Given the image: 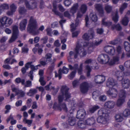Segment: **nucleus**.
<instances>
[{
  "mask_svg": "<svg viewBox=\"0 0 130 130\" xmlns=\"http://www.w3.org/2000/svg\"><path fill=\"white\" fill-rule=\"evenodd\" d=\"M25 4L26 7L29 9H32L36 8V5L35 4H32V6H30L28 2L27 1L25 0Z\"/></svg>",
  "mask_w": 130,
  "mask_h": 130,
  "instance_id": "obj_33",
  "label": "nucleus"
},
{
  "mask_svg": "<svg viewBox=\"0 0 130 130\" xmlns=\"http://www.w3.org/2000/svg\"><path fill=\"white\" fill-rule=\"evenodd\" d=\"M32 62H27L25 64V67L28 69L29 67H30L31 68V66L32 65Z\"/></svg>",
  "mask_w": 130,
  "mask_h": 130,
  "instance_id": "obj_64",
  "label": "nucleus"
},
{
  "mask_svg": "<svg viewBox=\"0 0 130 130\" xmlns=\"http://www.w3.org/2000/svg\"><path fill=\"white\" fill-rule=\"evenodd\" d=\"M52 56V54L50 53H48L45 55V58L46 59V62L48 63L51 61Z\"/></svg>",
  "mask_w": 130,
  "mask_h": 130,
  "instance_id": "obj_34",
  "label": "nucleus"
},
{
  "mask_svg": "<svg viewBox=\"0 0 130 130\" xmlns=\"http://www.w3.org/2000/svg\"><path fill=\"white\" fill-rule=\"evenodd\" d=\"M105 8L107 12L109 13L112 10V7L108 4H106L105 6Z\"/></svg>",
  "mask_w": 130,
  "mask_h": 130,
  "instance_id": "obj_44",
  "label": "nucleus"
},
{
  "mask_svg": "<svg viewBox=\"0 0 130 130\" xmlns=\"http://www.w3.org/2000/svg\"><path fill=\"white\" fill-rule=\"evenodd\" d=\"M48 39V37L47 36H45L42 38L41 39V40L43 41V43H46L47 42Z\"/></svg>",
  "mask_w": 130,
  "mask_h": 130,
  "instance_id": "obj_60",
  "label": "nucleus"
},
{
  "mask_svg": "<svg viewBox=\"0 0 130 130\" xmlns=\"http://www.w3.org/2000/svg\"><path fill=\"white\" fill-rule=\"evenodd\" d=\"M98 60L101 63H108L112 65L117 63L119 60V58L116 57L111 58L107 55L102 54L99 56Z\"/></svg>",
  "mask_w": 130,
  "mask_h": 130,
  "instance_id": "obj_3",
  "label": "nucleus"
},
{
  "mask_svg": "<svg viewBox=\"0 0 130 130\" xmlns=\"http://www.w3.org/2000/svg\"><path fill=\"white\" fill-rule=\"evenodd\" d=\"M37 92V90L35 89H30L29 92L27 93V95L29 96H32Z\"/></svg>",
  "mask_w": 130,
  "mask_h": 130,
  "instance_id": "obj_41",
  "label": "nucleus"
},
{
  "mask_svg": "<svg viewBox=\"0 0 130 130\" xmlns=\"http://www.w3.org/2000/svg\"><path fill=\"white\" fill-rule=\"evenodd\" d=\"M128 5L127 4L124 3L121 6V7L120 8V11L121 13H122L123 11L127 7Z\"/></svg>",
  "mask_w": 130,
  "mask_h": 130,
  "instance_id": "obj_43",
  "label": "nucleus"
},
{
  "mask_svg": "<svg viewBox=\"0 0 130 130\" xmlns=\"http://www.w3.org/2000/svg\"><path fill=\"white\" fill-rule=\"evenodd\" d=\"M75 107H72L70 111V112L71 114V116L70 117H69V118L68 120V122L69 124L71 126L75 124V120L74 118L73 117V115L71 114V113L74 111L75 109Z\"/></svg>",
  "mask_w": 130,
  "mask_h": 130,
  "instance_id": "obj_18",
  "label": "nucleus"
},
{
  "mask_svg": "<svg viewBox=\"0 0 130 130\" xmlns=\"http://www.w3.org/2000/svg\"><path fill=\"white\" fill-rule=\"evenodd\" d=\"M111 29L113 30L115 29L117 30H120L122 29V27L120 24H118L116 25H113L111 26Z\"/></svg>",
  "mask_w": 130,
  "mask_h": 130,
  "instance_id": "obj_39",
  "label": "nucleus"
},
{
  "mask_svg": "<svg viewBox=\"0 0 130 130\" xmlns=\"http://www.w3.org/2000/svg\"><path fill=\"white\" fill-rule=\"evenodd\" d=\"M86 69L87 71V76H89L90 75V72L91 71V69L90 67L87 65L86 66Z\"/></svg>",
  "mask_w": 130,
  "mask_h": 130,
  "instance_id": "obj_51",
  "label": "nucleus"
},
{
  "mask_svg": "<svg viewBox=\"0 0 130 130\" xmlns=\"http://www.w3.org/2000/svg\"><path fill=\"white\" fill-rule=\"evenodd\" d=\"M116 85V83L112 78H109L107 80L106 86L107 87L111 88Z\"/></svg>",
  "mask_w": 130,
  "mask_h": 130,
  "instance_id": "obj_24",
  "label": "nucleus"
},
{
  "mask_svg": "<svg viewBox=\"0 0 130 130\" xmlns=\"http://www.w3.org/2000/svg\"><path fill=\"white\" fill-rule=\"evenodd\" d=\"M115 103L112 101H108L105 103V107L108 108H112L114 107Z\"/></svg>",
  "mask_w": 130,
  "mask_h": 130,
  "instance_id": "obj_28",
  "label": "nucleus"
},
{
  "mask_svg": "<svg viewBox=\"0 0 130 130\" xmlns=\"http://www.w3.org/2000/svg\"><path fill=\"white\" fill-rule=\"evenodd\" d=\"M83 63H81L78 69V73L79 74H81L82 72Z\"/></svg>",
  "mask_w": 130,
  "mask_h": 130,
  "instance_id": "obj_56",
  "label": "nucleus"
},
{
  "mask_svg": "<svg viewBox=\"0 0 130 130\" xmlns=\"http://www.w3.org/2000/svg\"><path fill=\"white\" fill-rule=\"evenodd\" d=\"M116 74L117 76L118 79L120 81L122 79L123 76L124 75H127V74H124V73L123 72H121L120 71H117L116 73Z\"/></svg>",
  "mask_w": 130,
  "mask_h": 130,
  "instance_id": "obj_27",
  "label": "nucleus"
},
{
  "mask_svg": "<svg viewBox=\"0 0 130 130\" xmlns=\"http://www.w3.org/2000/svg\"><path fill=\"white\" fill-rule=\"evenodd\" d=\"M11 120V124L13 125L16 124V121L15 120H13V117L11 115L10 116L9 118L7 120V122H8Z\"/></svg>",
  "mask_w": 130,
  "mask_h": 130,
  "instance_id": "obj_46",
  "label": "nucleus"
},
{
  "mask_svg": "<svg viewBox=\"0 0 130 130\" xmlns=\"http://www.w3.org/2000/svg\"><path fill=\"white\" fill-rule=\"evenodd\" d=\"M123 114L125 117H127L130 115V110L129 109H125L123 112Z\"/></svg>",
  "mask_w": 130,
  "mask_h": 130,
  "instance_id": "obj_47",
  "label": "nucleus"
},
{
  "mask_svg": "<svg viewBox=\"0 0 130 130\" xmlns=\"http://www.w3.org/2000/svg\"><path fill=\"white\" fill-rule=\"evenodd\" d=\"M79 80L77 79L74 80L72 83L73 87H76L79 85Z\"/></svg>",
  "mask_w": 130,
  "mask_h": 130,
  "instance_id": "obj_53",
  "label": "nucleus"
},
{
  "mask_svg": "<svg viewBox=\"0 0 130 130\" xmlns=\"http://www.w3.org/2000/svg\"><path fill=\"white\" fill-rule=\"evenodd\" d=\"M53 6L54 7V9L53 10V11L57 15H60L59 14V12L57 11H56V5H54L53 4ZM60 17H61L60 16Z\"/></svg>",
  "mask_w": 130,
  "mask_h": 130,
  "instance_id": "obj_57",
  "label": "nucleus"
},
{
  "mask_svg": "<svg viewBox=\"0 0 130 130\" xmlns=\"http://www.w3.org/2000/svg\"><path fill=\"white\" fill-rule=\"evenodd\" d=\"M23 122L24 124H27L28 126L29 127L32 123V121L31 120L27 119L26 118H24L23 120Z\"/></svg>",
  "mask_w": 130,
  "mask_h": 130,
  "instance_id": "obj_38",
  "label": "nucleus"
},
{
  "mask_svg": "<svg viewBox=\"0 0 130 130\" xmlns=\"http://www.w3.org/2000/svg\"><path fill=\"white\" fill-rule=\"evenodd\" d=\"M12 91L15 92L16 94L19 95L20 97H23L25 95L24 92L21 90H19L17 88L15 87L14 85H12L11 86Z\"/></svg>",
  "mask_w": 130,
  "mask_h": 130,
  "instance_id": "obj_15",
  "label": "nucleus"
},
{
  "mask_svg": "<svg viewBox=\"0 0 130 130\" xmlns=\"http://www.w3.org/2000/svg\"><path fill=\"white\" fill-rule=\"evenodd\" d=\"M104 51L110 55H113L115 53V49L113 46L108 45L104 48Z\"/></svg>",
  "mask_w": 130,
  "mask_h": 130,
  "instance_id": "obj_12",
  "label": "nucleus"
},
{
  "mask_svg": "<svg viewBox=\"0 0 130 130\" xmlns=\"http://www.w3.org/2000/svg\"><path fill=\"white\" fill-rule=\"evenodd\" d=\"M43 77H40L39 79V81L41 85L42 86H44L46 84L45 82L43 80Z\"/></svg>",
  "mask_w": 130,
  "mask_h": 130,
  "instance_id": "obj_55",
  "label": "nucleus"
},
{
  "mask_svg": "<svg viewBox=\"0 0 130 130\" xmlns=\"http://www.w3.org/2000/svg\"><path fill=\"white\" fill-rule=\"evenodd\" d=\"M102 41H100L94 43L88 42H83L82 40H79L76 45L74 51H71L69 53L68 60L69 62H71L73 57L76 58L78 55L81 57L83 56L86 54V51H88L89 53L92 52L95 46L99 44Z\"/></svg>",
  "mask_w": 130,
  "mask_h": 130,
  "instance_id": "obj_1",
  "label": "nucleus"
},
{
  "mask_svg": "<svg viewBox=\"0 0 130 130\" xmlns=\"http://www.w3.org/2000/svg\"><path fill=\"white\" fill-rule=\"evenodd\" d=\"M90 18L92 21L95 22L97 21L98 20L96 14L93 13H91L90 14Z\"/></svg>",
  "mask_w": 130,
  "mask_h": 130,
  "instance_id": "obj_36",
  "label": "nucleus"
},
{
  "mask_svg": "<svg viewBox=\"0 0 130 130\" xmlns=\"http://www.w3.org/2000/svg\"><path fill=\"white\" fill-rule=\"evenodd\" d=\"M76 73L75 71H72L68 76V78L70 79H72L75 77Z\"/></svg>",
  "mask_w": 130,
  "mask_h": 130,
  "instance_id": "obj_48",
  "label": "nucleus"
},
{
  "mask_svg": "<svg viewBox=\"0 0 130 130\" xmlns=\"http://www.w3.org/2000/svg\"><path fill=\"white\" fill-rule=\"evenodd\" d=\"M89 87V84L87 82L83 83L80 85V89L81 91L83 93H86Z\"/></svg>",
  "mask_w": 130,
  "mask_h": 130,
  "instance_id": "obj_21",
  "label": "nucleus"
},
{
  "mask_svg": "<svg viewBox=\"0 0 130 130\" xmlns=\"http://www.w3.org/2000/svg\"><path fill=\"white\" fill-rule=\"evenodd\" d=\"M105 19H103L102 24V25L107 26L108 27L111 25L112 23L111 22H106L105 21Z\"/></svg>",
  "mask_w": 130,
  "mask_h": 130,
  "instance_id": "obj_37",
  "label": "nucleus"
},
{
  "mask_svg": "<svg viewBox=\"0 0 130 130\" xmlns=\"http://www.w3.org/2000/svg\"><path fill=\"white\" fill-rule=\"evenodd\" d=\"M78 64H75L73 67H72L71 65H69V67L70 69L71 70H74L76 71V70L78 69Z\"/></svg>",
  "mask_w": 130,
  "mask_h": 130,
  "instance_id": "obj_49",
  "label": "nucleus"
},
{
  "mask_svg": "<svg viewBox=\"0 0 130 130\" xmlns=\"http://www.w3.org/2000/svg\"><path fill=\"white\" fill-rule=\"evenodd\" d=\"M51 84L52 83L50 82L48 85L46 86L45 87V89L47 90H54L55 89L54 87L51 86Z\"/></svg>",
  "mask_w": 130,
  "mask_h": 130,
  "instance_id": "obj_45",
  "label": "nucleus"
},
{
  "mask_svg": "<svg viewBox=\"0 0 130 130\" xmlns=\"http://www.w3.org/2000/svg\"><path fill=\"white\" fill-rule=\"evenodd\" d=\"M112 18L113 20L115 22H117L118 21L119 16L117 12L114 13L112 15Z\"/></svg>",
  "mask_w": 130,
  "mask_h": 130,
  "instance_id": "obj_42",
  "label": "nucleus"
},
{
  "mask_svg": "<svg viewBox=\"0 0 130 130\" xmlns=\"http://www.w3.org/2000/svg\"><path fill=\"white\" fill-rule=\"evenodd\" d=\"M12 20L10 18L4 16L0 18V28H2L4 26L8 27L12 23Z\"/></svg>",
  "mask_w": 130,
  "mask_h": 130,
  "instance_id": "obj_6",
  "label": "nucleus"
},
{
  "mask_svg": "<svg viewBox=\"0 0 130 130\" xmlns=\"http://www.w3.org/2000/svg\"><path fill=\"white\" fill-rule=\"evenodd\" d=\"M12 36L9 40V42L11 43L14 41L18 36L19 30L17 26L15 25L13 26Z\"/></svg>",
  "mask_w": 130,
  "mask_h": 130,
  "instance_id": "obj_10",
  "label": "nucleus"
},
{
  "mask_svg": "<svg viewBox=\"0 0 130 130\" xmlns=\"http://www.w3.org/2000/svg\"><path fill=\"white\" fill-rule=\"evenodd\" d=\"M9 8V6L7 4H4L0 5V14L5 10Z\"/></svg>",
  "mask_w": 130,
  "mask_h": 130,
  "instance_id": "obj_26",
  "label": "nucleus"
},
{
  "mask_svg": "<svg viewBox=\"0 0 130 130\" xmlns=\"http://www.w3.org/2000/svg\"><path fill=\"white\" fill-rule=\"evenodd\" d=\"M95 8L99 12L100 14H102L104 13L102 5L100 4H96L95 5Z\"/></svg>",
  "mask_w": 130,
  "mask_h": 130,
  "instance_id": "obj_25",
  "label": "nucleus"
},
{
  "mask_svg": "<svg viewBox=\"0 0 130 130\" xmlns=\"http://www.w3.org/2000/svg\"><path fill=\"white\" fill-rule=\"evenodd\" d=\"M95 120L93 117L88 119L85 121V124L84 123V122L80 120L78 123V126L82 129H83L86 127V124L89 125H93L94 123Z\"/></svg>",
  "mask_w": 130,
  "mask_h": 130,
  "instance_id": "obj_7",
  "label": "nucleus"
},
{
  "mask_svg": "<svg viewBox=\"0 0 130 130\" xmlns=\"http://www.w3.org/2000/svg\"><path fill=\"white\" fill-rule=\"evenodd\" d=\"M47 34L48 35L51 36L52 34V30L50 28H47L46 29Z\"/></svg>",
  "mask_w": 130,
  "mask_h": 130,
  "instance_id": "obj_62",
  "label": "nucleus"
},
{
  "mask_svg": "<svg viewBox=\"0 0 130 130\" xmlns=\"http://www.w3.org/2000/svg\"><path fill=\"white\" fill-rule=\"evenodd\" d=\"M126 96V93L123 90L120 91L119 95V98L117 103L116 104L118 106L121 105L125 102Z\"/></svg>",
  "mask_w": 130,
  "mask_h": 130,
  "instance_id": "obj_9",
  "label": "nucleus"
},
{
  "mask_svg": "<svg viewBox=\"0 0 130 130\" xmlns=\"http://www.w3.org/2000/svg\"><path fill=\"white\" fill-rule=\"evenodd\" d=\"M94 36V32L93 30L89 31L88 33H85L83 36V39L86 40H89L92 39Z\"/></svg>",
  "mask_w": 130,
  "mask_h": 130,
  "instance_id": "obj_17",
  "label": "nucleus"
},
{
  "mask_svg": "<svg viewBox=\"0 0 130 130\" xmlns=\"http://www.w3.org/2000/svg\"><path fill=\"white\" fill-rule=\"evenodd\" d=\"M40 65L38 64L37 65L34 66L33 65L31 66V69L32 71H35V70H37L38 69V67L40 66Z\"/></svg>",
  "mask_w": 130,
  "mask_h": 130,
  "instance_id": "obj_54",
  "label": "nucleus"
},
{
  "mask_svg": "<svg viewBox=\"0 0 130 130\" xmlns=\"http://www.w3.org/2000/svg\"><path fill=\"white\" fill-rule=\"evenodd\" d=\"M10 11H8L7 12V14L8 15H12L15 11L17 7L14 4H11L10 6Z\"/></svg>",
  "mask_w": 130,
  "mask_h": 130,
  "instance_id": "obj_23",
  "label": "nucleus"
},
{
  "mask_svg": "<svg viewBox=\"0 0 130 130\" xmlns=\"http://www.w3.org/2000/svg\"><path fill=\"white\" fill-rule=\"evenodd\" d=\"M99 108L100 107L98 106L94 105L90 107L89 109V110L91 113H93Z\"/></svg>",
  "mask_w": 130,
  "mask_h": 130,
  "instance_id": "obj_35",
  "label": "nucleus"
},
{
  "mask_svg": "<svg viewBox=\"0 0 130 130\" xmlns=\"http://www.w3.org/2000/svg\"><path fill=\"white\" fill-rule=\"evenodd\" d=\"M31 85V82L29 80L27 81L25 84V87H30Z\"/></svg>",
  "mask_w": 130,
  "mask_h": 130,
  "instance_id": "obj_58",
  "label": "nucleus"
},
{
  "mask_svg": "<svg viewBox=\"0 0 130 130\" xmlns=\"http://www.w3.org/2000/svg\"><path fill=\"white\" fill-rule=\"evenodd\" d=\"M26 10L24 7H20L19 9V12L20 14H23L26 12Z\"/></svg>",
  "mask_w": 130,
  "mask_h": 130,
  "instance_id": "obj_52",
  "label": "nucleus"
},
{
  "mask_svg": "<svg viewBox=\"0 0 130 130\" xmlns=\"http://www.w3.org/2000/svg\"><path fill=\"white\" fill-rule=\"evenodd\" d=\"M64 3L66 6H68L71 3V0H65Z\"/></svg>",
  "mask_w": 130,
  "mask_h": 130,
  "instance_id": "obj_59",
  "label": "nucleus"
},
{
  "mask_svg": "<svg viewBox=\"0 0 130 130\" xmlns=\"http://www.w3.org/2000/svg\"><path fill=\"white\" fill-rule=\"evenodd\" d=\"M69 90V88L66 85L63 86L61 87V92L58 97L60 103L63 100L68 101L70 98V94L68 92Z\"/></svg>",
  "mask_w": 130,
  "mask_h": 130,
  "instance_id": "obj_5",
  "label": "nucleus"
},
{
  "mask_svg": "<svg viewBox=\"0 0 130 130\" xmlns=\"http://www.w3.org/2000/svg\"><path fill=\"white\" fill-rule=\"evenodd\" d=\"M86 115V112L84 109H81L77 112L76 117L79 119H83Z\"/></svg>",
  "mask_w": 130,
  "mask_h": 130,
  "instance_id": "obj_20",
  "label": "nucleus"
},
{
  "mask_svg": "<svg viewBox=\"0 0 130 130\" xmlns=\"http://www.w3.org/2000/svg\"><path fill=\"white\" fill-rule=\"evenodd\" d=\"M54 64L53 63L52 64L48 69V71L50 72H52L54 69Z\"/></svg>",
  "mask_w": 130,
  "mask_h": 130,
  "instance_id": "obj_61",
  "label": "nucleus"
},
{
  "mask_svg": "<svg viewBox=\"0 0 130 130\" xmlns=\"http://www.w3.org/2000/svg\"><path fill=\"white\" fill-rule=\"evenodd\" d=\"M105 80V77L102 75H98L94 77V81L97 84H101Z\"/></svg>",
  "mask_w": 130,
  "mask_h": 130,
  "instance_id": "obj_19",
  "label": "nucleus"
},
{
  "mask_svg": "<svg viewBox=\"0 0 130 130\" xmlns=\"http://www.w3.org/2000/svg\"><path fill=\"white\" fill-rule=\"evenodd\" d=\"M78 5L77 4H75L73 6L70 10V12L73 15L76 13V11L78 8Z\"/></svg>",
  "mask_w": 130,
  "mask_h": 130,
  "instance_id": "obj_31",
  "label": "nucleus"
},
{
  "mask_svg": "<svg viewBox=\"0 0 130 130\" xmlns=\"http://www.w3.org/2000/svg\"><path fill=\"white\" fill-rule=\"evenodd\" d=\"M124 45L126 51L129 52L130 51V44L129 43L127 42H125Z\"/></svg>",
  "mask_w": 130,
  "mask_h": 130,
  "instance_id": "obj_40",
  "label": "nucleus"
},
{
  "mask_svg": "<svg viewBox=\"0 0 130 130\" xmlns=\"http://www.w3.org/2000/svg\"><path fill=\"white\" fill-rule=\"evenodd\" d=\"M129 82V80L128 79L123 80L122 82V87L124 88H128L129 86L128 84Z\"/></svg>",
  "mask_w": 130,
  "mask_h": 130,
  "instance_id": "obj_29",
  "label": "nucleus"
},
{
  "mask_svg": "<svg viewBox=\"0 0 130 130\" xmlns=\"http://www.w3.org/2000/svg\"><path fill=\"white\" fill-rule=\"evenodd\" d=\"M53 108L55 110H63L65 111H67V109L66 104H60L59 105H57L56 103H54Z\"/></svg>",
  "mask_w": 130,
  "mask_h": 130,
  "instance_id": "obj_14",
  "label": "nucleus"
},
{
  "mask_svg": "<svg viewBox=\"0 0 130 130\" xmlns=\"http://www.w3.org/2000/svg\"><path fill=\"white\" fill-rule=\"evenodd\" d=\"M95 61L91 59H87L85 61V63L87 64H92L93 62H94Z\"/></svg>",
  "mask_w": 130,
  "mask_h": 130,
  "instance_id": "obj_50",
  "label": "nucleus"
},
{
  "mask_svg": "<svg viewBox=\"0 0 130 130\" xmlns=\"http://www.w3.org/2000/svg\"><path fill=\"white\" fill-rule=\"evenodd\" d=\"M87 9V7L85 5L83 4L81 5L80 9V11L77 13L76 20H79L78 19L82 16L83 14L86 12Z\"/></svg>",
  "mask_w": 130,
  "mask_h": 130,
  "instance_id": "obj_13",
  "label": "nucleus"
},
{
  "mask_svg": "<svg viewBox=\"0 0 130 130\" xmlns=\"http://www.w3.org/2000/svg\"><path fill=\"white\" fill-rule=\"evenodd\" d=\"M129 22V21L128 18L125 15L122 20L121 23L123 25L126 26L128 24Z\"/></svg>",
  "mask_w": 130,
  "mask_h": 130,
  "instance_id": "obj_32",
  "label": "nucleus"
},
{
  "mask_svg": "<svg viewBox=\"0 0 130 130\" xmlns=\"http://www.w3.org/2000/svg\"><path fill=\"white\" fill-rule=\"evenodd\" d=\"M27 23V20L24 19L22 20L19 24V28L21 31L24 30Z\"/></svg>",
  "mask_w": 130,
  "mask_h": 130,
  "instance_id": "obj_22",
  "label": "nucleus"
},
{
  "mask_svg": "<svg viewBox=\"0 0 130 130\" xmlns=\"http://www.w3.org/2000/svg\"><path fill=\"white\" fill-rule=\"evenodd\" d=\"M117 51L119 54H120L122 52V48L120 46H118L117 47Z\"/></svg>",
  "mask_w": 130,
  "mask_h": 130,
  "instance_id": "obj_63",
  "label": "nucleus"
},
{
  "mask_svg": "<svg viewBox=\"0 0 130 130\" xmlns=\"http://www.w3.org/2000/svg\"><path fill=\"white\" fill-rule=\"evenodd\" d=\"M106 94L110 97L116 98L118 94V91L116 89L112 88L106 92Z\"/></svg>",
  "mask_w": 130,
  "mask_h": 130,
  "instance_id": "obj_16",
  "label": "nucleus"
},
{
  "mask_svg": "<svg viewBox=\"0 0 130 130\" xmlns=\"http://www.w3.org/2000/svg\"><path fill=\"white\" fill-rule=\"evenodd\" d=\"M37 25L36 20L33 17H31L29 21L27 29L28 32L35 35H37L39 33V30L42 31L44 29L43 26H41L39 29L38 30H36Z\"/></svg>",
  "mask_w": 130,
  "mask_h": 130,
  "instance_id": "obj_2",
  "label": "nucleus"
},
{
  "mask_svg": "<svg viewBox=\"0 0 130 130\" xmlns=\"http://www.w3.org/2000/svg\"><path fill=\"white\" fill-rule=\"evenodd\" d=\"M106 110L105 109L102 108L98 111L99 116L98 118L97 121L98 123L106 125L108 123L109 119L108 115L106 113Z\"/></svg>",
  "mask_w": 130,
  "mask_h": 130,
  "instance_id": "obj_4",
  "label": "nucleus"
},
{
  "mask_svg": "<svg viewBox=\"0 0 130 130\" xmlns=\"http://www.w3.org/2000/svg\"><path fill=\"white\" fill-rule=\"evenodd\" d=\"M79 20H76L75 21V24L72 23L71 25V30L72 33V37H76L78 35L80 32L79 30H75L76 27L79 25Z\"/></svg>",
  "mask_w": 130,
  "mask_h": 130,
  "instance_id": "obj_8",
  "label": "nucleus"
},
{
  "mask_svg": "<svg viewBox=\"0 0 130 130\" xmlns=\"http://www.w3.org/2000/svg\"><path fill=\"white\" fill-rule=\"evenodd\" d=\"M69 72V69L65 67H63L62 70L59 69L58 73H55V77H58L59 79L62 77V72L65 74H67Z\"/></svg>",
  "mask_w": 130,
  "mask_h": 130,
  "instance_id": "obj_11",
  "label": "nucleus"
},
{
  "mask_svg": "<svg viewBox=\"0 0 130 130\" xmlns=\"http://www.w3.org/2000/svg\"><path fill=\"white\" fill-rule=\"evenodd\" d=\"M115 118L116 121L119 122H122L123 120L122 115L120 114H117L115 116Z\"/></svg>",
  "mask_w": 130,
  "mask_h": 130,
  "instance_id": "obj_30",
  "label": "nucleus"
}]
</instances>
